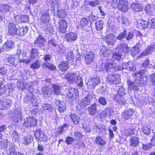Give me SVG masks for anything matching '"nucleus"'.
Returning a JSON list of instances; mask_svg holds the SVG:
<instances>
[{
	"label": "nucleus",
	"mask_w": 155,
	"mask_h": 155,
	"mask_svg": "<svg viewBox=\"0 0 155 155\" xmlns=\"http://www.w3.org/2000/svg\"><path fill=\"white\" fill-rule=\"evenodd\" d=\"M12 101L7 97H2L0 99V109L8 110L9 109L11 105Z\"/></svg>",
	"instance_id": "f257e3e1"
},
{
	"label": "nucleus",
	"mask_w": 155,
	"mask_h": 155,
	"mask_svg": "<svg viewBox=\"0 0 155 155\" xmlns=\"http://www.w3.org/2000/svg\"><path fill=\"white\" fill-rule=\"evenodd\" d=\"M37 120L34 117H29L24 119L23 126L26 127H31L37 125Z\"/></svg>",
	"instance_id": "f03ea898"
},
{
	"label": "nucleus",
	"mask_w": 155,
	"mask_h": 155,
	"mask_svg": "<svg viewBox=\"0 0 155 155\" xmlns=\"http://www.w3.org/2000/svg\"><path fill=\"white\" fill-rule=\"evenodd\" d=\"M85 62L87 64H90L94 60V54L91 51H87L84 55Z\"/></svg>",
	"instance_id": "7ed1b4c3"
},
{
	"label": "nucleus",
	"mask_w": 155,
	"mask_h": 155,
	"mask_svg": "<svg viewBox=\"0 0 155 155\" xmlns=\"http://www.w3.org/2000/svg\"><path fill=\"white\" fill-rule=\"evenodd\" d=\"M18 25L12 23H9L7 27L8 34L12 36L15 35Z\"/></svg>",
	"instance_id": "20e7f679"
},
{
	"label": "nucleus",
	"mask_w": 155,
	"mask_h": 155,
	"mask_svg": "<svg viewBox=\"0 0 155 155\" xmlns=\"http://www.w3.org/2000/svg\"><path fill=\"white\" fill-rule=\"evenodd\" d=\"M120 75L119 74L110 75L108 76L107 81L110 84H116L119 81Z\"/></svg>",
	"instance_id": "39448f33"
},
{
	"label": "nucleus",
	"mask_w": 155,
	"mask_h": 155,
	"mask_svg": "<svg viewBox=\"0 0 155 155\" xmlns=\"http://www.w3.org/2000/svg\"><path fill=\"white\" fill-rule=\"evenodd\" d=\"M93 99V96L91 94H88L81 100V104L84 107H86L90 104Z\"/></svg>",
	"instance_id": "423d86ee"
},
{
	"label": "nucleus",
	"mask_w": 155,
	"mask_h": 155,
	"mask_svg": "<svg viewBox=\"0 0 155 155\" xmlns=\"http://www.w3.org/2000/svg\"><path fill=\"white\" fill-rule=\"evenodd\" d=\"M77 77L75 73H68L65 75V79L71 83L76 82Z\"/></svg>",
	"instance_id": "0eeeda50"
},
{
	"label": "nucleus",
	"mask_w": 155,
	"mask_h": 155,
	"mask_svg": "<svg viewBox=\"0 0 155 155\" xmlns=\"http://www.w3.org/2000/svg\"><path fill=\"white\" fill-rule=\"evenodd\" d=\"M50 10H48L47 12L43 13L41 17V25L47 24L49 22L50 18L49 16V12Z\"/></svg>",
	"instance_id": "6e6552de"
},
{
	"label": "nucleus",
	"mask_w": 155,
	"mask_h": 155,
	"mask_svg": "<svg viewBox=\"0 0 155 155\" xmlns=\"http://www.w3.org/2000/svg\"><path fill=\"white\" fill-rule=\"evenodd\" d=\"M128 2L126 1L121 0L118 3L117 8L122 12H126L128 9Z\"/></svg>",
	"instance_id": "1a4fd4ad"
},
{
	"label": "nucleus",
	"mask_w": 155,
	"mask_h": 155,
	"mask_svg": "<svg viewBox=\"0 0 155 155\" xmlns=\"http://www.w3.org/2000/svg\"><path fill=\"white\" fill-rule=\"evenodd\" d=\"M46 40L43 36L39 35L36 39L35 42V45L37 47H41L46 44Z\"/></svg>",
	"instance_id": "9d476101"
},
{
	"label": "nucleus",
	"mask_w": 155,
	"mask_h": 155,
	"mask_svg": "<svg viewBox=\"0 0 155 155\" xmlns=\"http://www.w3.org/2000/svg\"><path fill=\"white\" fill-rule=\"evenodd\" d=\"M28 102L31 103L33 106L36 107L38 105V102L37 97L32 94L28 95L27 97Z\"/></svg>",
	"instance_id": "9b49d317"
},
{
	"label": "nucleus",
	"mask_w": 155,
	"mask_h": 155,
	"mask_svg": "<svg viewBox=\"0 0 155 155\" xmlns=\"http://www.w3.org/2000/svg\"><path fill=\"white\" fill-rule=\"evenodd\" d=\"M117 50L119 52L127 53L129 51L130 48L127 44L123 43L118 46Z\"/></svg>",
	"instance_id": "f8f14e48"
},
{
	"label": "nucleus",
	"mask_w": 155,
	"mask_h": 155,
	"mask_svg": "<svg viewBox=\"0 0 155 155\" xmlns=\"http://www.w3.org/2000/svg\"><path fill=\"white\" fill-rule=\"evenodd\" d=\"M58 24L59 31L63 33H65L67 28V23L66 21L64 20H59Z\"/></svg>",
	"instance_id": "ddd939ff"
},
{
	"label": "nucleus",
	"mask_w": 155,
	"mask_h": 155,
	"mask_svg": "<svg viewBox=\"0 0 155 155\" xmlns=\"http://www.w3.org/2000/svg\"><path fill=\"white\" fill-rule=\"evenodd\" d=\"M147 79V78L146 77L138 76V77L136 79L135 82L139 86L142 87L146 84Z\"/></svg>",
	"instance_id": "4468645a"
},
{
	"label": "nucleus",
	"mask_w": 155,
	"mask_h": 155,
	"mask_svg": "<svg viewBox=\"0 0 155 155\" xmlns=\"http://www.w3.org/2000/svg\"><path fill=\"white\" fill-rule=\"evenodd\" d=\"M114 38V35L112 34H110L105 36L104 40L108 45H113L115 42Z\"/></svg>",
	"instance_id": "2eb2a0df"
},
{
	"label": "nucleus",
	"mask_w": 155,
	"mask_h": 155,
	"mask_svg": "<svg viewBox=\"0 0 155 155\" xmlns=\"http://www.w3.org/2000/svg\"><path fill=\"white\" fill-rule=\"evenodd\" d=\"M129 90L130 91H137L139 89L137 85L133 82L130 79H128L127 81Z\"/></svg>",
	"instance_id": "dca6fc26"
},
{
	"label": "nucleus",
	"mask_w": 155,
	"mask_h": 155,
	"mask_svg": "<svg viewBox=\"0 0 155 155\" xmlns=\"http://www.w3.org/2000/svg\"><path fill=\"white\" fill-rule=\"evenodd\" d=\"M7 59L10 64L15 67H16L19 63V59L15 58L12 56L7 57Z\"/></svg>",
	"instance_id": "f3484780"
},
{
	"label": "nucleus",
	"mask_w": 155,
	"mask_h": 155,
	"mask_svg": "<svg viewBox=\"0 0 155 155\" xmlns=\"http://www.w3.org/2000/svg\"><path fill=\"white\" fill-rule=\"evenodd\" d=\"M77 38V34L73 32L67 33L65 36V39L68 42H71L75 41L76 40Z\"/></svg>",
	"instance_id": "a211bd4d"
},
{
	"label": "nucleus",
	"mask_w": 155,
	"mask_h": 155,
	"mask_svg": "<svg viewBox=\"0 0 155 155\" xmlns=\"http://www.w3.org/2000/svg\"><path fill=\"white\" fill-rule=\"evenodd\" d=\"M34 136L37 139L42 140L44 137V133L41 130L38 129L35 132Z\"/></svg>",
	"instance_id": "6ab92c4d"
},
{
	"label": "nucleus",
	"mask_w": 155,
	"mask_h": 155,
	"mask_svg": "<svg viewBox=\"0 0 155 155\" xmlns=\"http://www.w3.org/2000/svg\"><path fill=\"white\" fill-rule=\"evenodd\" d=\"M126 94L125 89L123 87H120L119 90L117 91V95L116 96L115 98H116V100L118 101V102L119 103L120 101L119 98L121 96L124 95Z\"/></svg>",
	"instance_id": "aec40b11"
},
{
	"label": "nucleus",
	"mask_w": 155,
	"mask_h": 155,
	"mask_svg": "<svg viewBox=\"0 0 155 155\" xmlns=\"http://www.w3.org/2000/svg\"><path fill=\"white\" fill-rule=\"evenodd\" d=\"M129 141L130 146L134 147H137L140 143L137 137L134 136L131 137L130 138Z\"/></svg>",
	"instance_id": "412c9836"
},
{
	"label": "nucleus",
	"mask_w": 155,
	"mask_h": 155,
	"mask_svg": "<svg viewBox=\"0 0 155 155\" xmlns=\"http://www.w3.org/2000/svg\"><path fill=\"white\" fill-rule=\"evenodd\" d=\"M131 7L134 11L136 12H140L143 10L142 5L141 4L133 3L131 4Z\"/></svg>",
	"instance_id": "4be33fe9"
},
{
	"label": "nucleus",
	"mask_w": 155,
	"mask_h": 155,
	"mask_svg": "<svg viewBox=\"0 0 155 155\" xmlns=\"http://www.w3.org/2000/svg\"><path fill=\"white\" fill-rule=\"evenodd\" d=\"M97 104L95 103L88 107V112L90 114L94 115L97 112Z\"/></svg>",
	"instance_id": "5701e85b"
},
{
	"label": "nucleus",
	"mask_w": 155,
	"mask_h": 155,
	"mask_svg": "<svg viewBox=\"0 0 155 155\" xmlns=\"http://www.w3.org/2000/svg\"><path fill=\"white\" fill-rule=\"evenodd\" d=\"M58 2L57 0H50L48 2V5L51 7L52 11H54L55 8H58Z\"/></svg>",
	"instance_id": "b1692460"
},
{
	"label": "nucleus",
	"mask_w": 155,
	"mask_h": 155,
	"mask_svg": "<svg viewBox=\"0 0 155 155\" xmlns=\"http://www.w3.org/2000/svg\"><path fill=\"white\" fill-rule=\"evenodd\" d=\"M100 79L98 77L93 78L89 81V83L90 86H92V88H94L100 82Z\"/></svg>",
	"instance_id": "393cba45"
},
{
	"label": "nucleus",
	"mask_w": 155,
	"mask_h": 155,
	"mask_svg": "<svg viewBox=\"0 0 155 155\" xmlns=\"http://www.w3.org/2000/svg\"><path fill=\"white\" fill-rule=\"evenodd\" d=\"M10 6L7 4L0 5V12L2 14H5L9 11Z\"/></svg>",
	"instance_id": "a878e982"
},
{
	"label": "nucleus",
	"mask_w": 155,
	"mask_h": 155,
	"mask_svg": "<svg viewBox=\"0 0 155 155\" xmlns=\"http://www.w3.org/2000/svg\"><path fill=\"white\" fill-rule=\"evenodd\" d=\"M154 48L153 46L150 45L145 51L141 54V56H146L151 54L153 51Z\"/></svg>",
	"instance_id": "bb28decb"
},
{
	"label": "nucleus",
	"mask_w": 155,
	"mask_h": 155,
	"mask_svg": "<svg viewBox=\"0 0 155 155\" xmlns=\"http://www.w3.org/2000/svg\"><path fill=\"white\" fill-rule=\"evenodd\" d=\"M68 64L67 62L64 61L58 65V68L60 70L62 71H66L68 68Z\"/></svg>",
	"instance_id": "cd10ccee"
},
{
	"label": "nucleus",
	"mask_w": 155,
	"mask_h": 155,
	"mask_svg": "<svg viewBox=\"0 0 155 155\" xmlns=\"http://www.w3.org/2000/svg\"><path fill=\"white\" fill-rule=\"evenodd\" d=\"M99 54L101 56H103L104 57L108 56V49L105 46H102L101 47Z\"/></svg>",
	"instance_id": "c85d7f7f"
},
{
	"label": "nucleus",
	"mask_w": 155,
	"mask_h": 155,
	"mask_svg": "<svg viewBox=\"0 0 155 155\" xmlns=\"http://www.w3.org/2000/svg\"><path fill=\"white\" fill-rule=\"evenodd\" d=\"M39 52L35 48H32L31 51V54L30 57L31 60L37 58Z\"/></svg>",
	"instance_id": "c756f323"
},
{
	"label": "nucleus",
	"mask_w": 155,
	"mask_h": 155,
	"mask_svg": "<svg viewBox=\"0 0 155 155\" xmlns=\"http://www.w3.org/2000/svg\"><path fill=\"white\" fill-rule=\"evenodd\" d=\"M69 117L75 124L77 125L79 124L80 120L79 117L75 114H72L69 115Z\"/></svg>",
	"instance_id": "7c9ffc66"
},
{
	"label": "nucleus",
	"mask_w": 155,
	"mask_h": 155,
	"mask_svg": "<svg viewBox=\"0 0 155 155\" xmlns=\"http://www.w3.org/2000/svg\"><path fill=\"white\" fill-rule=\"evenodd\" d=\"M33 139L32 137L30 135L25 136L22 139L23 143L24 144H28L33 141Z\"/></svg>",
	"instance_id": "2f4dec72"
},
{
	"label": "nucleus",
	"mask_w": 155,
	"mask_h": 155,
	"mask_svg": "<svg viewBox=\"0 0 155 155\" xmlns=\"http://www.w3.org/2000/svg\"><path fill=\"white\" fill-rule=\"evenodd\" d=\"M89 18H83L80 21V24L78 25L79 27H80L83 28L86 26L88 23Z\"/></svg>",
	"instance_id": "473e14b6"
},
{
	"label": "nucleus",
	"mask_w": 155,
	"mask_h": 155,
	"mask_svg": "<svg viewBox=\"0 0 155 155\" xmlns=\"http://www.w3.org/2000/svg\"><path fill=\"white\" fill-rule=\"evenodd\" d=\"M42 91L44 95H46L48 97L50 96L52 93V90L47 86H45L44 88H43Z\"/></svg>",
	"instance_id": "72a5a7b5"
},
{
	"label": "nucleus",
	"mask_w": 155,
	"mask_h": 155,
	"mask_svg": "<svg viewBox=\"0 0 155 155\" xmlns=\"http://www.w3.org/2000/svg\"><path fill=\"white\" fill-rule=\"evenodd\" d=\"M56 48L57 51L60 54H63L65 53L66 51L65 48L61 44L59 45Z\"/></svg>",
	"instance_id": "f704fd0d"
},
{
	"label": "nucleus",
	"mask_w": 155,
	"mask_h": 155,
	"mask_svg": "<svg viewBox=\"0 0 155 155\" xmlns=\"http://www.w3.org/2000/svg\"><path fill=\"white\" fill-rule=\"evenodd\" d=\"M12 141L15 142L18 140L19 139V136L16 130H14L12 132L11 134Z\"/></svg>",
	"instance_id": "c9c22d12"
},
{
	"label": "nucleus",
	"mask_w": 155,
	"mask_h": 155,
	"mask_svg": "<svg viewBox=\"0 0 155 155\" xmlns=\"http://www.w3.org/2000/svg\"><path fill=\"white\" fill-rule=\"evenodd\" d=\"M139 23L138 25L139 27H140V28L143 29V28H146L148 27V23L147 21H143V20H140L139 21Z\"/></svg>",
	"instance_id": "e433bc0d"
},
{
	"label": "nucleus",
	"mask_w": 155,
	"mask_h": 155,
	"mask_svg": "<svg viewBox=\"0 0 155 155\" xmlns=\"http://www.w3.org/2000/svg\"><path fill=\"white\" fill-rule=\"evenodd\" d=\"M14 42L12 40H8L5 43V46L7 50H9L13 48L14 46Z\"/></svg>",
	"instance_id": "4c0bfd02"
},
{
	"label": "nucleus",
	"mask_w": 155,
	"mask_h": 155,
	"mask_svg": "<svg viewBox=\"0 0 155 155\" xmlns=\"http://www.w3.org/2000/svg\"><path fill=\"white\" fill-rule=\"evenodd\" d=\"M42 67H47L49 69L52 70H55L56 68V67L54 65L48 62L44 63L42 65Z\"/></svg>",
	"instance_id": "58836bf2"
},
{
	"label": "nucleus",
	"mask_w": 155,
	"mask_h": 155,
	"mask_svg": "<svg viewBox=\"0 0 155 155\" xmlns=\"http://www.w3.org/2000/svg\"><path fill=\"white\" fill-rule=\"evenodd\" d=\"M28 30V28L27 26H22L20 27L19 36H23L27 32Z\"/></svg>",
	"instance_id": "ea45409f"
},
{
	"label": "nucleus",
	"mask_w": 155,
	"mask_h": 155,
	"mask_svg": "<svg viewBox=\"0 0 155 155\" xmlns=\"http://www.w3.org/2000/svg\"><path fill=\"white\" fill-rule=\"evenodd\" d=\"M95 141L96 144L100 146H103L106 143V142L104 141L100 137H97L95 139Z\"/></svg>",
	"instance_id": "a19ab883"
},
{
	"label": "nucleus",
	"mask_w": 155,
	"mask_h": 155,
	"mask_svg": "<svg viewBox=\"0 0 155 155\" xmlns=\"http://www.w3.org/2000/svg\"><path fill=\"white\" fill-rule=\"evenodd\" d=\"M104 22L103 21L98 20L96 22L95 26L97 30H100L103 29Z\"/></svg>",
	"instance_id": "79ce46f5"
},
{
	"label": "nucleus",
	"mask_w": 155,
	"mask_h": 155,
	"mask_svg": "<svg viewBox=\"0 0 155 155\" xmlns=\"http://www.w3.org/2000/svg\"><path fill=\"white\" fill-rule=\"evenodd\" d=\"M140 52V49L137 46H135L133 48L131 52V54L133 57L137 55Z\"/></svg>",
	"instance_id": "37998d69"
},
{
	"label": "nucleus",
	"mask_w": 155,
	"mask_h": 155,
	"mask_svg": "<svg viewBox=\"0 0 155 155\" xmlns=\"http://www.w3.org/2000/svg\"><path fill=\"white\" fill-rule=\"evenodd\" d=\"M52 86L54 94L56 95H58L61 89L60 86L59 85L55 84H52Z\"/></svg>",
	"instance_id": "c03bdc74"
},
{
	"label": "nucleus",
	"mask_w": 155,
	"mask_h": 155,
	"mask_svg": "<svg viewBox=\"0 0 155 155\" xmlns=\"http://www.w3.org/2000/svg\"><path fill=\"white\" fill-rule=\"evenodd\" d=\"M57 15L60 18H64L66 16V13L63 9H58Z\"/></svg>",
	"instance_id": "a18cd8bd"
},
{
	"label": "nucleus",
	"mask_w": 155,
	"mask_h": 155,
	"mask_svg": "<svg viewBox=\"0 0 155 155\" xmlns=\"http://www.w3.org/2000/svg\"><path fill=\"white\" fill-rule=\"evenodd\" d=\"M133 114V110L131 109L125 111L123 114V116L127 120L130 116H131Z\"/></svg>",
	"instance_id": "49530a36"
},
{
	"label": "nucleus",
	"mask_w": 155,
	"mask_h": 155,
	"mask_svg": "<svg viewBox=\"0 0 155 155\" xmlns=\"http://www.w3.org/2000/svg\"><path fill=\"white\" fill-rule=\"evenodd\" d=\"M142 130L144 133L146 134L149 135L150 132V126H142Z\"/></svg>",
	"instance_id": "de8ad7c7"
},
{
	"label": "nucleus",
	"mask_w": 155,
	"mask_h": 155,
	"mask_svg": "<svg viewBox=\"0 0 155 155\" xmlns=\"http://www.w3.org/2000/svg\"><path fill=\"white\" fill-rule=\"evenodd\" d=\"M77 91V89H75L74 88H70L69 89V93L68 94V96L70 99H72L74 96V95H76V92Z\"/></svg>",
	"instance_id": "09e8293b"
},
{
	"label": "nucleus",
	"mask_w": 155,
	"mask_h": 155,
	"mask_svg": "<svg viewBox=\"0 0 155 155\" xmlns=\"http://www.w3.org/2000/svg\"><path fill=\"white\" fill-rule=\"evenodd\" d=\"M127 33V31L124 30L123 32L120 33L117 37V38L119 40H122L124 38L126 37V34Z\"/></svg>",
	"instance_id": "8fccbe9b"
},
{
	"label": "nucleus",
	"mask_w": 155,
	"mask_h": 155,
	"mask_svg": "<svg viewBox=\"0 0 155 155\" xmlns=\"http://www.w3.org/2000/svg\"><path fill=\"white\" fill-rule=\"evenodd\" d=\"M44 110H47L48 112H51L53 110V108L51 105L50 104H44L43 105Z\"/></svg>",
	"instance_id": "3c124183"
},
{
	"label": "nucleus",
	"mask_w": 155,
	"mask_h": 155,
	"mask_svg": "<svg viewBox=\"0 0 155 155\" xmlns=\"http://www.w3.org/2000/svg\"><path fill=\"white\" fill-rule=\"evenodd\" d=\"M16 85L20 90H23L24 88H25V85L24 84L23 81L19 80L16 83Z\"/></svg>",
	"instance_id": "603ef678"
},
{
	"label": "nucleus",
	"mask_w": 155,
	"mask_h": 155,
	"mask_svg": "<svg viewBox=\"0 0 155 155\" xmlns=\"http://www.w3.org/2000/svg\"><path fill=\"white\" fill-rule=\"evenodd\" d=\"M98 102L102 105L104 106L107 103L106 100L104 97H101L98 99Z\"/></svg>",
	"instance_id": "864d4df0"
},
{
	"label": "nucleus",
	"mask_w": 155,
	"mask_h": 155,
	"mask_svg": "<svg viewBox=\"0 0 155 155\" xmlns=\"http://www.w3.org/2000/svg\"><path fill=\"white\" fill-rule=\"evenodd\" d=\"M12 115H14V116L18 117L19 119H21L22 115H21V111L19 110H16L14 111Z\"/></svg>",
	"instance_id": "5fc2aeb1"
},
{
	"label": "nucleus",
	"mask_w": 155,
	"mask_h": 155,
	"mask_svg": "<svg viewBox=\"0 0 155 155\" xmlns=\"http://www.w3.org/2000/svg\"><path fill=\"white\" fill-rule=\"evenodd\" d=\"M76 80L77 81L76 82L77 86L80 87H82L83 85V82L82 79L81 77L79 76H78Z\"/></svg>",
	"instance_id": "6e6d98bb"
},
{
	"label": "nucleus",
	"mask_w": 155,
	"mask_h": 155,
	"mask_svg": "<svg viewBox=\"0 0 155 155\" xmlns=\"http://www.w3.org/2000/svg\"><path fill=\"white\" fill-rule=\"evenodd\" d=\"M148 27L151 28H155V19H149L148 21Z\"/></svg>",
	"instance_id": "4d7b16f0"
},
{
	"label": "nucleus",
	"mask_w": 155,
	"mask_h": 155,
	"mask_svg": "<svg viewBox=\"0 0 155 155\" xmlns=\"http://www.w3.org/2000/svg\"><path fill=\"white\" fill-rule=\"evenodd\" d=\"M40 64L38 61H37L33 64H31L30 65V68L32 69H38L40 68Z\"/></svg>",
	"instance_id": "13d9d810"
},
{
	"label": "nucleus",
	"mask_w": 155,
	"mask_h": 155,
	"mask_svg": "<svg viewBox=\"0 0 155 155\" xmlns=\"http://www.w3.org/2000/svg\"><path fill=\"white\" fill-rule=\"evenodd\" d=\"M143 144V149L145 150H150L153 146L151 143L147 144Z\"/></svg>",
	"instance_id": "bf43d9fd"
},
{
	"label": "nucleus",
	"mask_w": 155,
	"mask_h": 155,
	"mask_svg": "<svg viewBox=\"0 0 155 155\" xmlns=\"http://www.w3.org/2000/svg\"><path fill=\"white\" fill-rule=\"evenodd\" d=\"M119 22L122 24H125L128 22V19L126 17L121 15L119 19Z\"/></svg>",
	"instance_id": "052dcab7"
},
{
	"label": "nucleus",
	"mask_w": 155,
	"mask_h": 155,
	"mask_svg": "<svg viewBox=\"0 0 155 155\" xmlns=\"http://www.w3.org/2000/svg\"><path fill=\"white\" fill-rule=\"evenodd\" d=\"M25 88L27 89L30 93H32L34 90L33 86L29 84H26L25 87Z\"/></svg>",
	"instance_id": "680f3d73"
},
{
	"label": "nucleus",
	"mask_w": 155,
	"mask_h": 155,
	"mask_svg": "<svg viewBox=\"0 0 155 155\" xmlns=\"http://www.w3.org/2000/svg\"><path fill=\"white\" fill-rule=\"evenodd\" d=\"M74 135L75 140H79L80 138H82V133L78 131L74 132Z\"/></svg>",
	"instance_id": "e2e57ef3"
},
{
	"label": "nucleus",
	"mask_w": 155,
	"mask_h": 155,
	"mask_svg": "<svg viewBox=\"0 0 155 155\" xmlns=\"http://www.w3.org/2000/svg\"><path fill=\"white\" fill-rule=\"evenodd\" d=\"M64 131L63 127H61L57 128V130L55 133L56 136H58Z\"/></svg>",
	"instance_id": "0e129e2a"
},
{
	"label": "nucleus",
	"mask_w": 155,
	"mask_h": 155,
	"mask_svg": "<svg viewBox=\"0 0 155 155\" xmlns=\"http://www.w3.org/2000/svg\"><path fill=\"white\" fill-rule=\"evenodd\" d=\"M49 22H48L47 23V24H42L41 25L42 27H44L45 28L47 29V30L50 31L51 28L52 26L49 23Z\"/></svg>",
	"instance_id": "69168bd1"
},
{
	"label": "nucleus",
	"mask_w": 155,
	"mask_h": 155,
	"mask_svg": "<svg viewBox=\"0 0 155 155\" xmlns=\"http://www.w3.org/2000/svg\"><path fill=\"white\" fill-rule=\"evenodd\" d=\"M65 105L64 104H61L59 106H58V108L57 109L60 112H64L65 110Z\"/></svg>",
	"instance_id": "338daca9"
},
{
	"label": "nucleus",
	"mask_w": 155,
	"mask_h": 155,
	"mask_svg": "<svg viewBox=\"0 0 155 155\" xmlns=\"http://www.w3.org/2000/svg\"><path fill=\"white\" fill-rule=\"evenodd\" d=\"M119 52L118 53H115L113 54V57L115 59L119 60L121 59L122 54L120 53Z\"/></svg>",
	"instance_id": "774afa93"
}]
</instances>
